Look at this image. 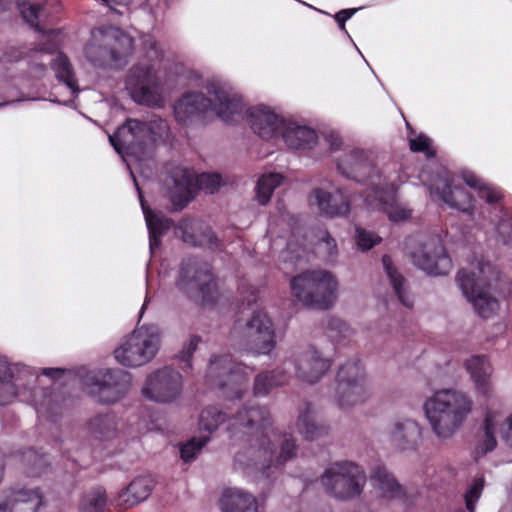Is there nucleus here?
<instances>
[{"label": "nucleus", "instance_id": "obj_55", "mask_svg": "<svg viewBox=\"0 0 512 512\" xmlns=\"http://www.w3.org/2000/svg\"><path fill=\"white\" fill-rule=\"evenodd\" d=\"M410 149L413 152H424L428 157L434 155L433 151L430 149L431 140L427 136L421 134L416 138L409 139Z\"/></svg>", "mask_w": 512, "mask_h": 512}, {"label": "nucleus", "instance_id": "obj_39", "mask_svg": "<svg viewBox=\"0 0 512 512\" xmlns=\"http://www.w3.org/2000/svg\"><path fill=\"white\" fill-rule=\"evenodd\" d=\"M289 381L286 370L281 365L273 371L259 373L254 381L253 394L256 397L267 396L274 388L282 386Z\"/></svg>", "mask_w": 512, "mask_h": 512}, {"label": "nucleus", "instance_id": "obj_7", "mask_svg": "<svg viewBox=\"0 0 512 512\" xmlns=\"http://www.w3.org/2000/svg\"><path fill=\"white\" fill-rule=\"evenodd\" d=\"M161 334L154 325H143L135 329L114 350L116 361L125 367L136 368L149 363L157 354Z\"/></svg>", "mask_w": 512, "mask_h": 512}, {"label": "nucleus", "instance_id": "obj_29", "mask_svg": "<svg viewBox=\"0 0 512 512\" xmlns=\"http://www.w3.org/2000/svg\"><path fill=\"white\" fill-rule=\"evenodd\" d=\"M397 185L394 180L384 177L382 184L376 186L374 190L375 199L378 200L379 206L393 222H400L411 216V210L404 205L395 201L394 196Z\"/></svg>", "mask_w": 512, "mask_h": 512}, {"label": "nucleus", "instance_id": "obj_56", "mask_svg": "<svg viewBox=\"0 0 512 512\" xmlns=\"http://www.w3.org/2000/svg\"><path fill=\"white\" fill-rule=\"evenodd\" d=\"M143 47L146 51V56L150 60L157 61L162 58V50L153 36L147 35L143 38Z\"/></svg>", "mask_w": 512, "mask_h": 512}, {"label": "nucleus", "instance_id": "obj_38", "mask_svg": "<svg viewBox=\"0 0 512 512\" xmlns=\"http://www.w3.org/2000/svg\"><path fill=\"white\" fill-rule=\"evenodd\" d=\"M45 56L46 53H44L43 49L19 47L11 48L6 54V59L10 62H16L23 58H28L30 75L34 78H41L46 71Z\"/></svg>", "mask_w": 512, "mask_h": 512}, {"label": "nucleus", "instance_id": "obj_51", "mask_svg": "<svg viewBox=\"0 0 512 512\" xmlns=\"http://www.w3.org/2000/svg\"><path fill=\"white\" fill-rule=\"evenodd\" d=\"M20 11L24 20L38 29V19L43 15L44 5L42 3H27L21 5Z\"/></svg>", "mask_w": 512, "mask_h": 512}, {"label": "nucleus", "instance_id": "obj_35", "mask_svg": "<svg viewBox=\"0 0 512 512\" xmlns=\"http://www.w3.org/2000/svg\"><path fill=\"white\" fill-rule=\"evenodd\" d=\"M170 198L175 206L182 208L192 198L194 178L186 169L176 168L171 176Z\"/></svg>", "mask_w": 512, "mask_h": 512}, {"label": "nucleus", "instance_id": "obj_22", "mask_svg": "<svg viewBox=\"0 0 512 512\" xmlns=\"http://www.w3.org/2000/svg\"><path fill=\"white\" fill-rule=\"evenodd\" d=\"M35 374L27 367L9 364L5 357L0 358V405L13 401L22 390L34 384Z\"/></svg>", "mask_w": 512, "mask_h": 512}, {"label": "nucleus", "instance_id": "obj_4", "mask_svg": "<svg viewBox=\"0 0 512 512\" xmlns=\"http://www.w3.org/2000/svg\"><path fill=\"white\" fill-rule=\"evenodd\" d=\"M296 453L297 445L294 437L277 432L276 438L270 435L269 445L267 439H257V448L251 445L247 451H239L235 455V464L243 469H255L263 476L269 477V469L291 460Z\"/></svg>", "mask_w": 512, "mask_h": 512}, {"label": "nucleus", "instance_id": "obj_15", "mask_svg": "<svg viewBox=\"0 0 512 512\" xmlns=\"http://www.w3.org/2000/svg\"><path fill=\"white\" fill-rule=\"evenodd\" d=\"M385 435L396 452L415 453L423 445L424 428L416 418L397 415L388 422Z\"/></svg>", "mask_w": 512, "mask_h": 512}, {"label": "nucleus", "instance_id": "obj_41", "mask_svg": "<svg viewBox=\"0 0 512 512\" xmlns=\"http://www.w3.org/2000/svg\"><path fill=\"white\" fill-rule=\"evenodd\" d=\"M108 500L106 491L102 487H96L83 495L79 504V512H106Z\"/></svg>", "mask_w": 512, "mask_h": 512}, {"label": "nucleus", "instance_id": "obj_47", "mask_svg": "<svg viewBox=\"0 0 512 512\" xmlns=\"http://www.w3.org/2000/svg\"><path fill=\"white\" fill-rule=\"evenodd\" d=\"M49 62H52V68L57 79L65 83L72 92H76V79L68 58L63 54H59L55 59L49 60Z\"/></svg>", "mask_w": 512, "mask_h": 512}, {"label": "nucleus", "instance_id": "obj_9", "mask_svg": "<svg viewBox=\"0 0 512 512\" xmlns=\"http://www.w3.org/2000/svg\"><path fill=\"white\" fill-rule=\"evenodd\" d=\"M244 429L243 434L249 436L247 439L248 446L242 451H247L251 445L257 447V439H267L270 444V435L274 438L277 436V430L273 428V419L270 411L265 406L257 404H245L238 409L228 431L231 438L237 439L238 433Z\"/></svg>", "mask_w": 512, "mask_h": 512}, {"label": "nucleus", "instance_id": "obj_32", "mask_svg": "<svg viewBox=\"0 0 512 512\" xmlns=\"http://www.w3.org/2000/svg\"><path fill=\"white\" fill-rule=\"evenodd\" d=\"M176 233L185 243L192 246H211L216 241V236L210 227L191 218L182 219L177 226Z\"/></svg>", "mask_w": 512, "mask_h": 512}, {"label": "nucleus", "instance_id": "obj_61", "mask_svg": "<svg viewBox=\"0 0 512 512\" xmlns=\"http://www.w3.org/2000/svg\"><path fill=\"white\" fill-rule=\"evenodd\" d=\"M326 140L327 142L329 143L330 145V149L332 151H337L340 149L341 145H342V140L341 138L339 137L338 134L336 133H329L327 136H326Z\"/></svg>", "mask_w": 512, "mask_h": 512}, {"label": "nucleus", "instance_id": "obj_1", "mask_svg": "<svg viewBox=\"0 0 512 512\" xmlns=\"http://www.w3.org/2000/svg\"><path fill=\"white\" fill-rule=\"evenodd\" d=\"M171 138L167 120L158 115L143 118H128L109 141L119 154H127L138 160L144 159L157 146Z\"/></svg>", "mask_w": 512, "mask_h": 512}, {"label": "nucleus", "instance_id": "obj_59", "mask_svg": "<svg viewBox=\"0 0 512 512\" xmlns=\"http://www.w3.org/2000/svg\"><path fill=\"white\" fill-rule=\"evenodd\" d=\"M257 289L249 284H243L240 288L242 300L248 305L255 303L257 300Z\"/></svg>", "mask_w": 512, "mask_h": 512}, {"label": "nucleus", "instance_id": "obj_42", "mask_svg": "<svg viewBox=\"0 0 512 512\" xmlns=\"http://www.w3.org/2000/svg\"><path fill=\"white\" fill-rule=\"evenodd\" d=\"M228 420V414L221 407L212 405L205 407L199 416V426L209 433L216 431Z\"/></svg>", "mask_w": 512, "mask_h": 512}, {"label": "nucleus", "instance_id": "obj_54", "mask_svg": "<svg viewBox=\"0 0 512 512\" xmlns=\"http://www.w3.org/2000/svg\"><path fill=\"white\" fill-rule=\"evenodd\" d=\"M380 241L381 237L377 236L373 232L362 228H356V243L361 250L365 251L371 249L376 244L380 243Z\"/></svg>", "mask_w": 512, "mask_h": 512}, {"label": "nucleus", "instance_id": "obj_50", "mask_svg": "<svg viewBox=\"0 0 512 512\" xmlns=\"http://www.w3.org/2000/svg\"><path fill=\"white\" fill-rule=\"evenodd\" d=\"M209 437L208 436H200L195 437L185 443L180 448V455L181 458L185 462H190L196 458V456L200 453L202 448L208 443Z\"/></svg>", "mask_w": 512, "mask_h": 512}, {"label": "nucleus", "instance_id": "obj_33", "mask_svg": "<svg viewBox=\"0 0 512 512\" xmlns=\"http://www.w3.org/2000/svg\"><path fill=\"white\" fill-rule=\"evenodd\" d=\"M296 429L308 441L318 440L329 434V427L316 421L315 410L309 403H305L300 409Z\"/></svg>", "mask_w": 512, "mask_h": 512}, {"label": "nucleus", "instance_id": "obj_16", "mask_svg": "<svg viewBox=\"0 0 512 512\" xmlns=\"http://www.w3.org/2000/svg\"><path fill=\"white\" fill-rule=\"evenodd\" d=\"M246 367L236 364L228 354L213 356L207 369V380L212 387L229 388L235 398H242L246 388L242 385L248 373Z\"/></svg>", "mask_w": 512, "mask_h": 512}, {"label": "nucleus", "instance_id": "obj_40", "mask_svg": "<svg viewBox=\"0 0 512 512\" xmlns=\"http://www.w3.org/2000/svg\"><path fill=\"white\" fill-rule=\"evenodd\" d=\"M382 262L390 285L392 286L398 300L403 306L411 308L413 306V299L407 289V282L405 278L393 266L392 260L388 255L383 256Z\"/></svg>", "mask_w": 512, "mask_h": 512}, {"label": "nucleus", "instance_id": "obj_25", "mask_svg": "<svg viewBox=\"0 0 512 512\" xmlns=\"http://www.w3.org/2000/svg\"><path fill=\"white\" fill-rule=\"evenodd\" d=\"M464 366L476 393L485 400L487 405L492 404L495 393L492 382L493 367L489 359L483 355H474L466 359Z\"/></svg>", "mask_w": 512, "mask_h": 512}, {"label": "nucleus", "instance_id": "obj_48", "mask_svg": "<svg viewBox=\"0 0 512 512\" xmlns=\"http://www.w3.org/2000/svg\"><path fill=\"white\" fill-rule=\"evenodd\" d=\"M353 334L350 326L343 320L331 317L326 321V335L336 343L349 339Z\"/></svg>", "mask_w": 512, "mask_h": 512}, {"label": "nucleus", "instance_id": "obj_34", "mask_svg": "<svg viewBox=\"0 0 512 512\" xmlns=\"http://www.w3.org/2000/svg\"><path fill=\"white\" fill-rule=\"evenodd\" d=\"M223 512H259L257 499L239 488H227L221 498Z\"/></svg>", "mask_w": 512, "mask_h": 512}, {"label": "nucleus", "instance_id": "obj_46", "mask_svg": "<svg viewBox=\"0 0 512 512\" xmlns=\"http://www.w3.org/2000/svg\"><path fill=\"white\" fill-rule=\"evenodd\" d=\"M88 429L97 438L109 439L115 435L117 423L113 415H99L91 419Z\"/></svg>", "mask_w": 512, "mask_h": 512}, {"label": "nucleus", "instance_id": "obj_62", "mask_svg": "<svg viewBox=\"0 0 512 512\" xmlns=\"http://www.w3.org/2000/svg\"><path fill=\"white\" fill-rule=\"evenodd\" d=\"M62 370L58 368H46L44 369V374L50 377H56L57 375L61 374Z\"/></svg>", "mask_w": 512, "mask_h": 512}, {"label": "nucleus", "instance_id": "obj_37", "mask_svg": "<svg viewBox=\"0 0 512 512\" xmlns=\"http://www.w3.org/2000/svg\"><path fill=\"white\" fill-rule=\"evenodd\" d=\"M286 144L294 149H308L316 143V133L313 129L296 123H286L280 133Z\"/></svg>", "mask_w": 512, "mask_h": 512}, {"label": "nucleus", "instance_id": "obj_31", "mask_svg": "<svg viewBox=\"0 0 512 512\" xmlns=\"http://www.w3.org/2000/svg\"><path fill=\"white\" fill-rule=\"evenodd\" d=\"M154 481L148 476L135 478L126 488L122 489L115 499V507L126 510L145 501L151 494Z\"/></svg>", "mask_w": 512, "mask_h": 512}, {"label": "nucleus", "instance_id": "obj_60", "mask_svg": "<svg viewBox=\"0 0 512 512\" xmlns=\"http://www.w3.org/2000/svg\"><path fill=\"white\" fill-rule=\"evenodd\" d=\"M356 12V9H345L339 11L335 15L336 21L340 24L341 29H345V22Z\"/></svg>", "mask_w": 512, "mask_h": 512}, {"label": "nucleus", "instance_id": "obj_5", "mask_svg": "<svg viewBox=\"0 0 512 512\" xmlns=\"http://www.w3.org/2000/svg\"><path fill=\"white\" fill-rule=\"evenodd\" d=\"M292 295L304 306L326 310L337 298L338 281L325 269L303 271L290 281Z\"/></svg>", "mask_w": 512, "mask_h": 512}, {"label": "nucleus", "instance_id": "obj_44", "mask_svg": "<svg viewBox=\"0 0 512 512\" xmlns=\"http://www.w3.org/2000/svg\"><path fill=\"white\" fill-rule=\"evenodd\" d=\"M283 176L278 173H269L262 175L256 185V199L261 205H266L274 190L281 185Z\"/></svg>", "mask_w": 512, "mask_h": 512}, {"label": "nucleus", "instance_id": "obj_10", "mask_svg": "<svg viewBox=\"0 0 512 512\" xmlns=\"http://www.w3.org/2000/svg\"><path fill=\"white\" fill-rule=\"evenodd\" d=\"M370 388L362 364L357 360L347 361L338 371L336 398L343 410L364 404L370 397Z\"/></svg>", "mask_w": 512, "mask_h": 512}, {"label": "nucleus", "instance_id": "obj_6", "mask_svg": "<svg viewBox=\"0 0 512 512\" xmlns=\"http://www.w3.org/2000/svg\"><path fill=\"white\" fill-rule=\"evenodd\" d=\"M326 493L338 500H352L359 497L367 482L363 467L352 461H338L330 464L320 476Z\"/></svg>", "mask_w": 512, "mask_h": 512}, {"label": "nucleus", "instance_id": "obj_58", "mask_svg": "<svg viewBox=\"0 0 512 512\" xmlns=\"http://www.w3.org/2000/svg\"><path fill=\"white\" fill-rule=\"evenodd\" d=\"M497 232L504 243L512 239V222L510 220H501L497 224Z\"/></svg>", "mask_w": 512, "mask_h": 512}, {"label": "nucleus", "instance_id": "obj_64", "mask_svg": "<svg viewBox=\"0 0 512 512\" xmlns=\"http://www.w3.org/2000/svg\"><path fill=\"white\" fill-rule=\"evenodd\" d=\"M57 3V0H46L45 6H53Z\"/></svg>", "mask_w": 512, "mask_h": 512}, {"label": "nucleus", "instance_id": "obj_63", "mask_svg": "<svg viewBox=\"0 0 512 512\" xmlns=\"http://www.w3.org/2000/svg\"><path fill=\"white\" fill-rule=\"evenodd\" d=\"M36 49H43L44 53H46L45 58H47V57H48V54L50 53V51H51L52 49H55V46H52V48H51V47H48V48H43V47L39 48V47H37Z\"/></svg>", "mask_w": 512, "mask_h": 512}, {"label": "nucleus", "instance_id": "obj_27", "mask_svg": "<svg viewBox=\"0 0 512 512\" xmlns=\"http://www.w3.org/2000/svg\"><path fill=\"white\" fill-rule=\"evenodd\" d=\"M431 194H437L439 199L451 208L458 209L471 215L473 213V198L462 186L455 185L448 173L436 184L430 187Z\"/></svg>", "mask_w": 512, "mask_h": 512}, {"label": "nucleus", "instance_id": "obj_53", "mask_svg": "<svg viewBox=\"0 0 512 512\" xmlns=\"http://www.w3.org/2000/svg\"><path fill=\"white\" fill-rule=\"evenodd\" d=\"M197 183L201 189L213 194L221 187L223 180L219 174L203 173L198 177Z\"/></svg>", "mask_w": 512, "mask_h": 512}, {"label": "nucleus", "instance_id": "obj_11", "mask_svg": "<svg viewBox=\"0 0 512 512\" xmlns=\"http://www.w3.org/2000/svg\"><path fill=\"white\" fill-rule=\"evenodd\" d=\"M489 265H479L478 272L461 270L457 275V283L464 296L473 305L476 313L482 318H489L496 313L499 303L488 291L489 282L486 271Z\"/></svg>", "mask_w": 512, "mask_h": 512}, {"label": "nucleus", "instance_id": "obj_17", "mask_svg": "<svg viewBox=\"0 0 512 512\" xmlns=\"http://www.w3.org/2000/svg\"><path fill=\"white\" fill-rule=\"evenodd\" d=\"M282 366L289 377L293 369L296 378L313 384L318 382L329 370L330 362L327 358L322 357L313 346H308L294 352L289 359L283 362Z\"/></svg>", "mask_w": 512, "mask_h": 512}, {"label": "nucleus", "instance_id": "obj_30", "mask_svg": "<svg viewBox=\"0 0 512 512\" xmlns=\"http://www.w3.org/2000/svg\"><path fill=\"white\" fill-rule=\"evenodd\" d=\"M369 479L376 494L382 499L398 500L405 496L404 487L384 465H375L370 472Z\"/></svg>", "mask_w": 512, "mask_h": 512}, {"label": "nucleus", "instance_id": "obj_43", "mask_svg": "<svg viewBox=\"0 0 512 512\" xmlns=\"http://www.w3.org/2000/svg\"><path fill=\"white\" fill-rule=\"evenodd\" d=\"M463 180L469 187L478 190L479 197L484 199L488 204L496 203L502 197L501 192L497 188L486 184L482 179L471 172H464Z\"/></svg>", "mask_w": 512, "mask_h": 512}, {"label": "nucleus", "instance_id": "obj_52", "mask_svg": "<svg viewBox=\"0 0 512 512\" xmlns=\"http://www.w3.org/2000/svg\"><path fill=\"white\" fill-rule=\"evenodd\" d=\"M483 488L484 479L482 477L476 478L465 493V505L469 512H475V506L482 494Z\"/></svg>", "mask_w": 512, "mask_h": 512}, {"label": "nucleus", "instance_id": "obj_19", "mask_svg": "<svg viewBox=\"0 0 512 512\" xmlns=\"http://www.w3.org/2000/svg\"><path fill=\"white\" fill-rule=\"evenodd\" d=\"M90 379V393L104 404L117 402L131 387V374L121 369L101 370Z\"/></svg>", "mask_w": 512, "mask_h": 512}, {"label": "nucleus", "instance_id": "obj_24", "mask_svg": "<svg viewBox=\"0 0 512 512\" xmlns=\"http://www.w3.org/2000/svg\"><path fill=\"white\" fill-rule=\"evenodd\" d=\"M351 200L352 193L347 188H336L334 192L315 188L308 197L311 207L330 218L347 216L350 213Z\"/></svg>", "mask_w": 512, "mask_h": 512}, {"label": "nucleus", "instance_id": "obj_14", "mask_svg": "<svg viewBox=\"0 0 512 512\" xmlns=\"http://www.w3.org/2000/svg\"><path fill=\"white\" fill-rule=\"evenodd\" d=\"M183 377L181 373L164 367L150 373L142 386V395L153 402L172 404L181 398Z\"/></svg>", "mask_w": 512, "mask_h": 512}, {"label": "nucleus", "instance_id": "obj_2", "mask_svg": "<svg viewBox=\"0 0 512 512\" xmlns=\"http://www.w3.org/2000/svg\"><path fill=\"white\" fill-rule=\"evenodd\" d=\"M206 89L209 98L202 93L189 92L175 103L174 113L179 123L186 124L193 117L208 109L213 110L227 123L234 121L235 117L243 113L242 98L233 89L219 82H210Z\"/></svg>", "mask_w": 512, "mask_h": 512}, {"label": "nucleus", "instance_id": "obj_20", "mask_svg": "<svg viewBox=\"0 0 512 512\" xmlns=\"http://www.w3.org/2000/svg\"><path fill=\"white\" fill-rule=\"evenodd\" d=\"M176 286L188 295L202 294L208 299V295L215 287L211 269L207 263L196 259L184 260L181 264Z\"/></svg>", "mask_w": 512, "mask_h": 512}, {"label": "nucleus", "instance_id": "obj_3", "mask_svg": "<svg viewBox=\"0 0 512 512\" xmlns=\"http://www.w3.org/2000/svg\"><path fill=\"white\" fill-rule=\"evenodd\" d=\"M423 407L435 435L441 439H448L459 430L471 414L473 401L461 390L441 389L428 397Z\"/></svg>", "mask_w": 512, "mask_h": 512}, {"label": "nucleus", "instance_id": "obj_12", "mask_svg": "<svg viewBox=\"0 0 512 512\" xmlns=\"http://www.w3.org/2000/svg\"><path fill=\"white\" fill-rule=\"evenodd\" d=\"M409 256L415 266L431 275H445L452 262L438 236L423 237L409 246Z\"/></svg>", "mask_w": 512, "mask_h": 512}, {"label": "nucleus", "instance_id": "obj_26", "mask_svg": "<svg viewBox=\"0 0 512 512\" xmlns=\"http://www.w3.org/2000/svg\"><path fill=\"white\" fill-rule=\"evenodd\" d=\"M43 505L38 488L12 489L0 495V512H37Z\"/></svg>", "mask_w": 512, "mask_h": 512}, {"label": "nucleus", "instance_id": "obj_45", "mask_svg": "<svg viewBox=\"0 0 512 512\" xmlns=\"http://www.w3.org/2000/svg\"><path fill=\"white\" fill-rule=\"evenodd\" d=\"M315 254L325 262H333L338 256L336 240L326 230H319L315 243Z\"/></svg>", "mask_w": 512, "mask_h": 512}, {"label": "nucleus", "instance_id": "obj_18", "mask_svg": "<svg viewBox=\"0 0 512 512\" xmlns=\"http://www.w3.org/2000/svg\"><path fill=\"white\" fill-rule=\"evenodd\" d=\"M126 88L133 100L141 105L156 106L161 102L159 81L152 65L140 64L131 68Z\"/></svg>", "mask_w": 512, "mask_h": 512}, {"label": "nucleus", "instance_id": "obj_49", "mask_svg": "<svg viewBox=\"0 0 512 512\" xmlns=\"http://www.w3.org/2000/svg\"><path fill=\"white\" fill-rule=\"evenodd\" d=\"M23 461L27 466L26 472L31 476H38L48 466L47 459L44 455L39 454L37 451L30 449L24 453Z\"/></svg>", "mask_w": 512, "mask_h": 512}, {"label": "nucleus", "instance_id": "obj_57", "mask_svg": "<svg viewBox=\"0 0 512 512\" xmlns=\"http://www.w3.org/2000/svg\"><path fill=\"white\" fill-rule=\"evenodd\" d=\"M200 340L201 339L198 336H191L189 340L183 345L181 351L179 352L178 357L180 358V360L189 363L193 356V353L197 349Z\"/></svg>", "mask_w": 512, "mask_h": 512}, {"label": "nucleus", "instance_id": "obj_13", "mask_svg": "<svg viewBox=\"0 0 512 512\" xmlns=\"http://www.w3.org/2000/svg\"><path fill=\"white\" fill-rule=\"evenodd\" d=\"M336 165L338 172L348 179L369 183L373 189L382 184L384 177L375 165L372 152L348 148L336 159Z\"/></svg>", "mask_w": 512, "mask_h": 512}, {"label": "nucleus", "instance_id": "obj_36", "mask_svg": "<svg viewBox=\"0 0 512 512\" xmlns=\"http://www.w3.org/2000/svg\"><path fill=\"white\" fill-rule=\"evenodd\" d=\"M140 203L145 216V221L149 230V245L153 250L160 245L161 236L169 230L173 222L161 212H153L145 205L143 196L140 195Z\"/></svg>", "mask_w": 512, "mask_h": 512}, {"label": "nucleus", "instance_id": "obj_21", "mask_svg": "<svg viewBox=\"0 0 512 512\" xmlns=\"http://www.w3.org/2000/svg\"><path fill=\"white\" fill-rule=\"evenodd\" d=\"M501 424L503 426L500 430L501 436L507 445L512 447V414L503 422L502 410L494 407L493 404H488L479 433L478 453L484 455L495 449L497 445L496 433Z\"/></svg>", "mask_w": 512, "mask_h": 512}, {"label": "nucleus", "instance_id": "obj_8", "mask_svg": "<svg viewBox=\"0 0 512 512\" xmlns=\"http://www.w3.org/2000/svg\"><path fill=\"white\" fill-rule=\"evenodd\" d=\"M133 40L114 27L95 29L85 47L86 58L97 66H112L131 53Z\"/></svg>", "mask_w": 512, "mask_h": 512}, {"label": "nucleus", "instance_id": "obj_28", "mask_svg": "<svg viewBox=\"0 0 512 512\" xmlns=\"http://www.w3.org/2000/svg\"><path fill=\"white\" fill-rule=\"evenodd\" d=\"M249 124L260 138L269 140L280 135L285 121L266 106H255L249 110Z\"/></svg>", "mask_w": 512, "mask_h": 512}, {"label": "nucleus", "instance_id": "obj_23", "mask_svg": "<svg viewBox=\"0 0 512 512\" xmlns=\"http://www.w3.org/2000/svg\"><path fill=\"white\" fill-rule=\"evenodd\" d=\"M243 333L250 349L256 354H269L276 346L273 323L263 310L253 312L245 324Z\"/></svg>", "mask_w": 512, "mask_h": 512}]
</instances>
